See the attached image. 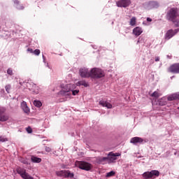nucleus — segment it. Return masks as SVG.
<instances>
[{
	"instance_id": "obj_23",
	"label": "nucleus",
	"mask_w": 179,
	"mask_h": 179,
	"mask_svg": "<svg viewBox=\"0 0 179 179\" xmlns=\"http://www.w3.org/2000/svg\"><path fill=\"white\" fill-rule=\"evenodd\" d=\"M13 3H15V6L17 9L22 10L24 9V7L20 4V3L18 1V0H13Z\"/></svg>"
},
{
	"instance_id": "obj_45",
	"label": "nucleus",
	"mask_w": 179,
	"mask_h": 179,
	"mask_svg": "<svg viewBox=\"0 0 179 179\" xmlns=\"http://www.w3.org/2000/svg\"><path fill=\"white\" fill-rule=\"evenodd\" d=\"M172 78H174V76H172V77H171V79H172Z\"/></svg>"
},
{
	"instance_id": "obj_20",
	"label": "nucleus",
	"mask_w": 179,
	"mask_h": 179,
	"mask_svg": "<svg viewBox=\"0 0 179 179\" xmlns=\"http://www.w3.org/2000/svg\"><path fill=\"white\" fill-rule=\"evenodd\" d=\"M179 100V92H176L168 96L169 101H173V100Z\"/></svg>"
},
{
	"instance_id": "obj_25",
	"label": "nucleus",
	"mask_w": 179,
	"mask_h": 179,
	"mask_svg": "<svg viewBox=\"0 0 179 179\" xmlns=\"http://www.w3.org/2000/svg\"><path fill=\"white\" fill-rule=\"evenodd\" d=\"M31 160L32 163H41V158H38L34 155L31 157Z\"/></svg>"
},
{
	"instance_id": "obj_15",
	"label": "nucleus",
	"mask_w": 179,
	"mask_h": 179,
	"mask_svg": "<svg viewBox=\"0 0 179 179\" xmlns=\"http://www.w3.org/2000/svg\"><path fill=\"white\" fill-rule=\"evenodd\" d=\"M21 108L25 114H29L30 113V108L27 107V103H26V101H22L21 103Z\"/></svg>"
},
{
	"instance_id": "obj_30",
	"label": "nucleus",
	"mask_w": 179,
	"mask_h": 179,
	"mask_svg": "<svg viewBox=\"0 0 179 179\" xmlns=\"http://www.w3.org/2000/svg\"><path fill=\"white\" fill-rule=\"evenodd\" d=\"M20 162L21 163H22L23 164H29V162L27 161V159H26L24 158H20Z\"/></svg>"
},
{
	"instance_id": "obj_35",
	"label": "nucleus",
	"mask_w": 179,
	"mask_h": 179,
	"mask_svg": "<svg viewBox=\"0 0 179 179\" xmlns=\"http://www.w3.org/2000/svg\"><path fill=\"white\" fill-rule=\"evenodd\" d=\"M40 52H41V51H40V50H38V49H36V50L34 51V55H40Z\"/></svg>"
},
{
	"instance_id": "obj_10",
	"label": "nucleus",
	"mask_w": 179,
	"mask_h": 179,
	"mask_svg": "<svg viewBox=\"0 0 179 179\" xmlns=\"http://www.w3.org/2000/svg\"><path fill=\"white\" fill-rule=\"evenodd\" d=\"M160 174V173L158 171H151L150 172H145L143 174V177L145 179H149V178H152V177H153V176H156L157 177H159V175Z\"/></svg>"
},
{
	"instance_id": "obj_34",
	"label": "nucleus",
	"mask_w": 179,
	"mask_h": 179,
	"mask_svg": "<svg viewBox=\"0 0 179 179\" xmlns=\"http://www.w3.org/2000/svg\"><path fill=\"white\" fill-rule=\"evenodd\" d=\"M7 73L8 75H10V76H12V75H13V71L12 70V69H8L7 70Z\"/></svg>"
},
{
	"instance_id": "obj_8",
	"label": "nucleus",
	"mask_w": 179,
	"mask_h": 179,
	"mask_svg": "<svg viewBox=\"0 0 179 179\" xmlns=\"http://www.w3.org/2000/svg\"><path fill=\"white\" fill-rule=\"evenodd\" d=\"M5 111H6V108L0 106V121L1 122H5V121H8L9 120V116L3 114Z\"/></svg>"
},
{
	"instance_id": "obj_2",
	"label": "nucleus",
	"mask_w": 179,
	"mask_h": 179,
	"mask_svg": "<svg viewBox=\"0 0 179 179\" xmlns=\"http://www.w3.org/2000/svg\"><path fill=\"white\" fill-rule=\"evenodd\" d=\"M20 85L21 86H24V87L26 86V87H27V89H29V90H30L33 94H38V93H40V87H38V86L31 81H20Z\"/></svg>"
},
{
	"instance_id": "obj_38",
	"label": "nucleus",
	"mask_w": 179,
	"mask_h": 179,
	"mask_svg": "<svg viewBox=\"0 0 179 179\" xmlns=\"http://www.w3.org/2000/svg\"><path fill=\"white\" fill-rule=\"evenodd\" d=\"M27 131L28 132V134H31V132H33V130L31 127H28L27 128Z\"/></svg>"
},
{
	"instance_id": "obj_14",
	"label": "nucleus",
	"mask_w": 179,
	"mask_h": 179,
	"mask_svg": "<svg viewBox=\"0 0 179 179\" xmlns=\"http://www.w3.org/2000/svg\"><path fill=\"white\" fill-rule=\"evenodd\" d=\"M157 8H159V3L156 1H150L148 3L147 9H156Z\"/></svg>"
},
{
	"instance_id": "obj_7",
	"label": "nucleus",
	"mask_w": 179,
	"mask_h": 179,
	"mask_svg": "<svg viewBox=\"0 0 179 179\" xmlns=\"http://www.w3.org/2000/svg\"><path fill=\"white\" fill-rule=\"evenodd\" d=\"M118 156H121V153H114L113 152H110L108 154V157H106L108 159V163H115V160H117V157H118Z\"/></svg>"
},
{
	"instance_id": "obj_19",
	"label": "nucleus",
	"mask_w": 179,
	"mask_h": 179,
	"mask_svg": "<svg viewBox=\"0 0 179 179\" xmlns=\"http://www.w3.org/2000/svg\"><path fill=\"white\" fill-rule=\"evenodd\" d=\"M141 33H143V30L141 27H136L133 29V34L134 36H141Z\"/></svg>"
},
{
	"instance_id": "obj_13",
	"label": "nucleus",
	"mask_w": 179,
	"mask_h": 179,
	"mask_svg": "<svg viewBox=\"0 0 179 179\" xmlns=\"http://www.w3.org/2000/svg\"><path fill=\"white\" fill-rule=\"evenodd\" d=\"M169 72H171L172 73H179V63L171 66L169 69Z\"/></svg>"
},
{
	"instance_id": "obj_26",
	"label": "nucleus",
	"mask_w": 179,
	"mask_h": 179,
	"mask_svg": "<svg viewBox=\"0 0 179 179\" xmlns=\"http://www.w3.org/2000/svg\"><path fill=\"white\" fill-rule=\"evenodd\" d=\"M130 26H135L136 24V17H133L129 22Z\"/></svg>"
},
{
	"instance_id": "obj_31",
	"label": "nucleus",
	"mask_w": 179,
	"mask_h": 179,
	"mask_svg": "<svg viewBox=\"0 0 179 179\" xmlns=\"http://www.w3.org/2000/svg\"><path fill=\"white\" fill-rule=\"evenodd\" d=\"M0 142H8V138L0 136Z\"/></svg>"
},
{
	"instance_id": "obj_46",
	"label": "nucleus",
	"mask_w": 179,
	"mask_h": 179,
	"mask_svg": "<svg viewBox=\"0 0 179 179\" xmlns=\"http://www.w3.org/2000/svg\"><path fill=\"white\" fill-rule=\"evenodd\" d=\"M172 78H174V76H172V77H171V79H172Z\"/></svg>"
},
{
	"instance_id": "obj_9",
	"label": "nucleus",
	"mask_w": 179,
	"mask_h": 179,
	"mask_svg": "<svg viewBox=\"0 0 179 179\" xmlns=\"http://www.w3.org/2000/svg\"><path fill=\"white\" fill-rule=\"evenodd\" d=\"M179 29H176L175 30L169 29L166 31L165 34V40H170L172 37H174L177 33H178Z\"/></svg>"
},
{
	"instance_id": "obj_41",
	"label": "nucleus",
	"mask_w": 179,
	"mask_h": 179,
	"mask_svg": "<svg viewBox=\"0 0 179 179\" xmlns=\"http://www.w3.org/2000/svg\"><path fill=\"white\" fill-rule=\"evenodd\" d=\"M147 22H152V18L148 17L147 18Z\"/></svg>"
},
{
	"instance_id": "obj_32",
	"label": "nucleus",
	"mask_w": 179,
	"mask_h": 179,
	"mask_svg": "<svg viewBox=\"0 0 179 179\" xmlns=\"http://www.w3.org/2000/svg\"><path fill=\"white\" fill-rule=\"evenodd\" d=\"M172 23H174L176 27H179V20H174V22H172Z\"/></svg>"
},
{
	"instance_id": "obj_37",
	"label": "nucleus",
	"mask_w": 179,
	"mask_h": 179,
	"mask_svg": "<svg viewBox=\"0 0 179 179\" xmlns=\"http://www.w3.org/2000/svg\"><path fill=\"white\" fill-rule=\"evenodd\" d=\"M45 152H51V148L50 147L46 146L45 147Z\"/></svg>"
},
{
	"instance_id": "obj_12",
	"label": "nucleus",
	"mask_w": 179,
	"mask_h": 179,
	"mask_svg": "<svg viewBox=\"0 0 179 179\" xmlns=\"http://www.w3.org/2000/svg\"><path fill=\"white\" fill-rule=\"evenodd\" d=\"M116 5L118 8H127L131 5V0H120Z\"/></svg>"
},
{
	"instance_id": "obj_47",
	"label": "nucleus",
	"mask_w": 179,
	"mask_h": 179,
	"mask_svg": "<svg viewBox=\"0 0 179 179\" xmlns=\"http://www.w3.org/2000/svg\"><path fill=\"white\" fill-rule=\"evenodd\" d=\"M178 110H179V107H178Z\"/></svg>"
},
{
	"instance_id": "obj_33",
	"label": "nucleus",
	"mask_w": 179,
	"mask_h": 179,
	"mask_svg": "<svg viewBox=\"0 0 179 179\" xmlns=\"http://www.w3.org/2000/svg\"><path fill=\"white\" fill-rule=\"evenodd\" d=\"M152 97H159V92H157V91L154 92L152 94Z\"/></svg>"
},
{
	"instance_id": "obj_44",
	"label": "nucleus",
	"mask_w": 179,
	"mask_h": 179,
	"mask_svg": "<svg viewBox=\"0 0 179 179\" xmlns=\"http://www.w3.org/2000/svg\"><path fill=\"white\" fill-rule=\"evenodd\" d=\"M167 57H168V58H170V56L168 55Z\"/></svg>"
},
{
	"instance_id": "obj_1",
	"label": "nucleus",
	"mask_w": 179,
	"mask_h": 179,
	"mask_svg": "<svg viewBox=\"0 0 179 179\" xmlns=\"http://www.w3.org/2000/svg\"><path fill=\"white\" fill-rule=\"evenodd\" d=\"M75 89H76V85L75 84L62 85V90L58 93L60 97H65L62 101H66L68 98L71 97V92H72L73 96H76L79 93V90Z\"/></svg>"
},
{
	"instance_id": "obj_42",
	"label": "nucleus",
	"mask_w": 179,
	"mask_h": 179,
	"mask_svg": "<svg viewBox=\"0 0 179 179\" xmlns=\"http://www.w3.org/2000/svg\"><path fill=\"white\" fill-rule=\"evenodd\" d=\"M43 62H45V57H44V55H43Z\"/></svg>"
},
{
	"instance_id": "obj_27",
	"label": "nucleus",
	"mask_w": 179,
	"mask_h": 179,
	"mask_svg": "<svg viewBox=\"0 0 179 179\" xmlns=\"http://www.w3.org/2000/svg\"><path fill=\"white\" fill-rule=\"evenodd\" d=\"M34 105L35 107H41V106H43V104L41 103V101H34Z\"/></svg>"
},
{
	"instance_id": "obj_4",
	"label": "nucleus",
	"mask_w": 179,
	"mask_h": 179,
	"mask_svg": "<svg viewBox=\"0 0 179 179\" xmlns=\"http://www.w3.org/2000/svg\"><path fill=\"white\" fill-rule=\"evenodd\" d=\"M90 78H92V79H100L101 78H104V71L100 69L94 68L91 70Z\"/></svg>"
},
{
	"instance_id": "obj_16",
	"label": "nucleus",
	"mask_w": 179,
	"mask_h": 179,
	"mask_svg": "<svg viewBox=\"0 0 179 179\" xmlns=\"http://www.w3.org/2000/svg\"><path fill=\"white\" fill-rule=\"evenodd\" d=\"M143 138L141 137H134L131 139L130 143L134 145H136V143H143Z\"/></svg>"
},
{
	"instance_id": "obj_6",
	"label": "nucleus",
	"mask_w": 179,
	"mask_h": 179,
	"mask_svg": "<svg viewBox=\"0 0 179 179\" xmlns=\"http://www.w3.org/2000/svg\"><path fill=\"white\" fill-rule=\"evenodd\" d=\"M16 171L17 174H20L22 178L23 179H34L33 177H31L29 173L26 172V169L22 168V167H17L16 169Z\"/></svg>"
},
{
	"instance_id": "obj_29",
	"label": "nucleus",
	"mask_w": 179,
	"mask_h": 179,
	"mask_svg": "<svg viewBox=\"0 0 179 179\" xmlns=\"http://www.w3.org/2000/svg\"><path fill=\"white\" fill-rule=\"evenodd\" d=\"M113 176H115V172L114 171H111L106 173V177H113Z\"/></svg>"
},
{
	"instance_id": "obj_28",
	"label": "nucleus",
	"mask_w": 179,
	"mask_h": 179,
	"mask_svg": "<svg viewBox=\"0 0 179 179\" xmlns=\"http://www.w3.org/2000/svg\"><path fill=\"white\" fill-rule=\"evenodd\" d=\"M56 174L59 177H62V176H65V171H57V172H56Z\"/></svg>"
},
{
	"instance_id": "obj_17",
	"label": "nucleus",
	"mask_w": 179,
	"mask_h": 179,
	"mask_svg": "<svg viewBox=\"0 0 179 179\" xmlns=\"http://www.w3.org/2000/svg\"><path fill=\"white\" fill-rule=\"evenodd\" d=\"M96 162L98 164H106V162H108L107 157H96Z\"/></svg>"
},
{
	"instance_id": "obj_11",
	"label": "nucleus",
	"mask_w": 179,
	"mask_h": 179,
	"mask_svg": "<svg viewBox=\"0 0 179 179\" xmlns=\"http://www.w3.org/2000/svg\"><path fill=\"white\" fill-rule=\"evenodd\" d=\"M79 73L81 78H90L91 76V71L85 67L80 69Z\"/></svg>"
},
{
	"instance_id": "obj_36",
	"label": "nucleus",
	"mask_w": 179,
	"mask_h": 179,
	"mask_svg": "<svg viewBox=\"0 0 179 179\" xmlns=\"http://www.w3.org/2000/svg\"><path fill=\"white\" fill-rule=\"evenodd\" d=\"M5 89L7 93H9V90H10V85H6Z\"/></svg>"
},
{
	"instance_id": "obj_21",
	"label": "nucleus",
	"mask_w": 179,
	"mask_h": 179,
	"mask_svg": "<svg viewBox=\"0 0 179 179\" xmlns=\"http://www.w3.org/2000/svg\"><path fill=\"white\" fill-rule=\"evenodd\" d=\"M167 101H169V96L167 98L164 96L158 100V104L159 106H166Z\"/></svg>"
},
{
	"instance_id": "obj_18",
	"label": "nucleus",
	"mask_w": 179,
	"mask_h": 179,
	"mask_svg": "<svg viewBox=\"0 0 179 179\" xmlns=\"http://www.w3.org/2000/svg\"><path fill=\"white\" fill-rule=\"evenodd\" d=\"M100 106H102V107H106V108H113V105L107 101L101 100L99 101Z\"/></svg>"
},
{
	"instance_id": "obj_43",
	"label": "nucleus",
	"mask_w": 179,
	"mask_h": 179,
	"mask_svg": "<svg viewBox=\"0 0 179 179\" xmlns=\"http://www.w3.org/2000/svg\"><path fill=\"white\" fill-rule=\"evenodd\" d=\"M174 155H175V156H177V151H175V152H174Z\"/></svg>"
},
{
	"instance_id": "obj_40",
	"label": "nucleus",
	"mask_w": 179,
	"mask_h": 179,
	"mask_svg": "<svg viewBox=\"0 0 179 179\" xmlns=\"http://www.w3.org/2000/svg\"><path fill=\"white\" fill-rule=\"evenodd\" d=\"M159 61H160V57H155V62H159Z\"/></svg>"
},
{
	"instance_id": "obj_39",
	"label": "nucleus",
	"mask_w": 179,
	"mask_h": 179,
	"mask_svg": "<svg viewBox=\"0 0 179 179\" xmlns=\"http://www.w3.org/2000/svg\"><path fill=\"white\" fill-rule=\"evenodd\" d=\"M27 51L29 52H31V54H34V50H33V49H31V48H28Z\"/></svg>"
},
{
	"instance_id": "obj_22",
	"label": "nucleus",
	"mask_w": 179,
	"mask_h": 179,
	"mask_svg": "<svg viewBox=\"0 0 179 179\" xmlns=\"http://www.w3.org/2000/svg\"><path fill=\"white\" fill-rule=\"evenodd\" d=\"M74 176L73 173H71V171H64V177L66 178H73Z\"/></svg>"
},
{
	"instance_id": "obj_3",
	"label": "nucleus",
	"mask_w": 179,
	"mask_h": 179,
	"mask_svg": "<svg viewBox=\"0 0 179 179\" xmlns=\"http://www.w3.org/2000/svg\"><path fill=\"white\" fill-rule=\"evenodd\" d=\"M178 17V8H172L166 13V20L174 22Z\"/></svg>"
},
{
	"instance_id": "obj_5",
	"label": "nucleus",
	"mask_w": 179,
	"mask_h": 179,
	"mask_svg": "<svg viewBox=\"0 0 179 179\" xmlns=\"http://www.w3.org/2000/svg\"><path fill=\"white\" fill-rule=\"evenodd\" d=\"M75 164L76 167L81 170H85V171H89L92 169V164L86 162L76 161Z\"/></svg>"
},
{
	"instance_id": "obj_24",
	"label": "nucleus",
	"mask_w": 179,
	"mask_h": 179,
	"mask_svg": "<svg viewBox=\"0 0 179 179\" xmlns=\"http://www.w3.org/2000/svg\"><path fill=\"white\" fill-rule=\"evenodd\" d=\"M76 86H84V87H88L89 84L85 80H81L76 83Z\"/></svg>"
}]
</instances>
